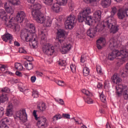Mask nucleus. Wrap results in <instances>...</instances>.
<instances>
[{
    "instance_id": "obj_1",
    "label": "nucleus",
    "mask_w": 128,
    "mask_h": 128,
    "mask_svg": "<svg viewBox=\"0 0 128 128\" xmlns=\"http://www.w3.org/2000/svg\"><path fill=\"white\" fill-rule=\"evenodd\" d=\"M30 8L33 10L32 12V16L36 22L42 24L46 20L44 16V14L40 10L42 8V4L38 3H36L34 4L30 5Z\"/></svg>"
},
{
    "instance_id": "obj_2",
    "label": "nucleus",
    "mask_w": 128,
    "mask_h": 128,
    "mask_svg": "<svg viewBox=\"0 0 128 128\" xmlns=\"http://www.w3.org/2000/svg\"><path fill=\"white\" fill-rule=\"evenodd\" d=\"M118 38H112L110 40L109 48L112 50V52L108 55V60H114L116 56H120V52L116 50L118 48Z\"/></svg>"
},
{
    "instance_id": "obj_3",
    "label": "nucleus",
    "mask_w": 128,
    "mask_h": 128,
    "mask_svg": "<svg viewBox=\"0 0 128 128\" xmlns=\"http://www.w3.org/2000/svg\"><path fill=\"white\" fill-rule=\"evenodd\" d=\"M90 14V8L88 7L84 9L78 16V20L79 22H82L86 20L85 22L86 24H88V26L92 24L94 20L92 16H88Z\"/></svg>"
},
{
    "instance_id": "obj_4",
    "label": "nucleus",
    "mask_w": 128,
    "mask_h": 128,
    "mask_svg": "<svg viewBox=\"0 0 128 128\" xmlns=\"http://www.w3.org/2000/svg\"><path fill=\"white\" fill-rule=\"evenodd\" d=\"M0 18L2 19V20H4L5 24L7 26H10L12 28V26H14L12 28H14L15 30H20V26L18 25H14L12 26V18L10 20L8 18V16H6V12L4 10H0Z\"/></svg>"
},
{
    "instance_id": "obj_5",
    "label": "nucleus",
    "mask_w": 128,
    "mask_h": 128,
    "mask_svg": "<svg viewBox=\"0 0 128 128\" xmlns=\"http://www.w3.org/2000/svg\"><path fill=\"white\" fill-rule=\"evenodd\" d=\"M114 20L112 17H108L104 20V23L103 24V29L106 26H108V28H110V32L113 34H116L118 29V26L116 24L114 25Z\"/></svg>"
},
{
    "instance_id": "obj_6",
    "label": "nucleus",
    "mask_w": 128,
    "mask_h": 128,
    "mask_svg": "<svg viewBox=\"0 0 128 128\" xmlns=\"http://www.w3.org/2000/svg\"><path fill=\"white\" fill-rule=\"evenodd\" d=\"M76 23V16L72 14H70L67 20L64 22V26L66 28H68L72 30L74 28V26Z\"/></svg>"
},
{
    "instance_id": "obj_7",
    "label": "nucleus",
    "mask_w": 128,
    "mask_h": 128,
    "mask_svg": "<svg viewBox=\"0 0 128 128\" xmlns=\"http://www.w3.org/2000/svg\"><path fill=\"white\" fill-rule=\"evenodd\" d=\"M116 92L118 96L122 94L123 92V94L124 100H128V88H124V86L122 84L117 85L116 86Z\"/></svg>"
},
{
    "instance_id": "obj_8",
    "label": "nucleus",
    "mask_w": 128,
    "mask_h": 128,
    "mask_svg": "<svg viewBox=\"0 0 128 128\" xmlns=\"http://www.w3.org/2000/svg\"><path fill=\"white\" fill-rule=\"evenodd\" d=\"M104 28L100 27V24H98L95 28H90L87 31V35L90 38H94L97 32H102Z\"/></svg>"
},
{
    "instance_id": "obj_9",
    "label": "nucleus",
    "mask_w": 128,
    "mask_h": 128,
    "mask_svg": "<svg viewBox=\"0 0 128 128\" xmlns=\"http://www.w3.org/2000/svg\"><path fill=\"white\" fill-rule=\"evenodd\" d=\"M16 116L23 122H28V114L26 112V109H21L18 111L16 112Z\"/></svg>"
},
{
    "instance_id": "obj_10",
    "label": "nucleus",
    "mask_w": 128,
    "mask_h": 128,
    "mask_svg": "<svg viewBox=\"0 0 128 128\" xmlns=\"http://www.w3.org/2000/svg\"><path fill=\"white\" fill-rule=\"evenodd\" d=\"M56 30V40L60 44H62L64 40V36L66 34V32L64 29L58 28Z\"/></svg>"
},
{
    "instance_id": "obj_11",
    "label": "nucleus",
    "mask_w": 128,
    "mask_h": 128,
    "mask_svg": "<svg viewBox=\"0 0 128 128\" xmlns=\"http://www.w3.org/2000/svg\"><path fill=\"white\" fill-rule=\"evenodd\" d=\"M120 52V56H122V57L117 62V66H120L122 64H124L126 62V57L128 56V52L124 50H122Z\"/></svg>"
},
{
    "instance_id": "obj_12",
    "label": "nucleus",
    "mask_w": 128,
    "mask_h": 128,
    "mask_svg": "<svg viewBox=\"0 0 128 128\" xmlns=\"http://www.w3.org/2000/svg\"><path fill=\"white\" fill-rule=\"evenodd\" d=\"M42 50L45 54L52 56L54 52V47L44 45L42 47Z\"/></svg>"
},
{
    "instance_id": "obj_13",
    "label": "nucleus",
    "mask_w": 128,
    "mask_h": 128,
    "mask_svg": "<svg viewBox=\"0 0 128 128\" xmlns=\"http://www.w3.org/2000/svg\"><path fill=\"white\" fill-rule=\"evenodd\" d=\"M37 126L38 128H48V124L46 121V118L44 117H41L37 122Z\"/></svg>"
},
{
    "instance_id": "obj_14",
    "label": "nucleus",
    "mask_w": 128,
    "mask_h": 128,
    "mask_svg": "<svg viewBox=\"0 0 128 128\" xmlns=\"http://www.w3.org/2000/svg\"><path fill=\"white\" fill-rule=\"evenodd\" d=\"M26 13L24 11L18 12L16 15V20L18 24H22L26 20Z\"/></svg>"
},
{
    "instance_id": "obj_15",
    "label": "nucleus",
    "mask_w": 128,
    "mask_h": 128,
    "mask_svg": "<svg viewBox=\"0 0 128 128\" xmlns=\"http://www.w3.org/2000/svg\"><path fill=\"white\" fill-rule=\"evenodd\" d=\"M61 44H63V46L62 50V52L63 54H66L72 48V45L70 44H67L66 43H64V41L62 43H60Z\"/></svg>"
},
{
    "instance_id": "obj_16",
    "label": "nucleus",
    "mask_w": 128,
    "mask_h": 128,
    "mask_svg": "<svg viewBox=\"0 0 128 128\" xmlns=\"http://www.w3.org/2000/svg\"><path fill=\"white\" fill-rule=\"evenodd\" d=\"M2 38L4 42H6L9 40L10 44H12V35L9 33L5 34L4 36H2Z\"/></svg>"
},
{
    "instance_id": "obj_17",
    "label": "nucleus",
    "mask_w": 128,
    "mask_h": 128,
    "mask_svg": "<svg viewBox=\"0 0 128 128\" xmlns=\"http://www.w3.org/2000/svg\"><path fill=\"white\" fill-rule=\"evenodd\" d=\"M106 44V40L104 38H101L96 40V46L98 50L102 48V46Z\"/></svg>"
},
{
    "instance_id": "obj_18",
    "label": "nucleus",
    "mask_w": 128,
    "mask_h": 128,
    "mask_svg": "<svg viewBox=\"0 0 128 128\" xmlns=\"http://www.w3.org/2000/svg\"><path fill=\"white\" fill-rule=\"evenodd\" d=\"M14 110V107L12 104H9L6 113L7 116H10L12 114V111Z\"/></svg>"
},
{
    "instance_id": "obj_19",
    "label": "nucleus",
    "mask_w": 128,
    "mask_h": 128,
    "mask_svg": "<svg viewBox=\"0 0 128 128\" xmlns=\"http://www.w3.org/2000/svg\"><path fill=\"white\" fill-rule=\"evenodd\" d=\"M93 17L96 20L100 22L102 18V11L101 10H96L94 13Z\"/></svg>"
},
{
    "instance_id": "obj_20",
    "label": "nucleus",
    "mask_w": 128,
    "mask_h": 128,
    "mask_svg": "<svg viewBox=\"0 0 128 128\" xmlns=\"http://www.w3.org/2000/svg\"><path fill=\"white\" fill-rule=\"evenodd\" d=\"M60 3L54 4L51 7V10L54 12H60Z\"/></svg>"
},
{
    "instance_id": "obj_21",
    "label": "nucleus",
    "mask_w": 128,
    "mask_h": 128,
    "mask_svg": "<svg viewBox=\"0 0 128 128\" xmlns=\"http://www.w3.org/2000/svg\"><path fill=\"white\" fill-rule=\"evenodd\" d=\"M4 8L6 12L8 14H14V8L12 7V6H8L7 3L5 4Z\"/></svg>"
},
{
    "instance_id": "obj_22",
    "label": "nucleus",
    "mask_w": 128,
    "mask_h": 128,
    "mask_svg": "<svg viewBox=\"0 0 128 128\" xmlns=\"http://www.w3.org/2000/svg\"><path fill=\"white\" fill-rule=\"evenodd\" d=\"M117 14L119 20H124L126 17V14L124 10L119 9Z\"/></svg>"
},
{
    "instance_id": "obj_23",
    "label": "nucleus",
    "mask_w": 128,
    "mask_h": 128,
    "mask_svg": "<svg viewBox=\"0 0 128 128\" xmlns=\"http://www.w3.org/2000/svg\"><path fill=\"white\" fill-rule=\"evenodd\" d=\"M112 79L114 84H116L118 85L120 82H122V79L118 77V76L116 74H114L113 76H112Z\"/></svg>"
},
{
    "instance_id": "obj_24",
    "label": "nucleus",
    "mask_w": 128,
    "mask_h": 128,
    "mask_svg": "<svg viewBox=\"0 0 128 128\" xmlns=\"http://www.w3.org/2000/svg\"><path fill=\"white\" fill-rule=\"evenodd\" d=\"M24 66L25 68L28 70H32V68H34V65L32 64V63H28L27 61H25L24 62Z\"/></svg>"
},
{
    "instance_id": "obj_25",
    "label": "nucleus",
    "mask_w": 128,
    "mask_h": 128,
    "mask_svg": "<svg viewBox=\"0 0 128 128\" xmlns=\"http://www.w3.org/2000/svg\"><path fill=\"white\" fill-rule=\"evenodd\" d=\"M112 0H102L101 4L104 8H108L109 6H110V2Z\"/></svg>"
},
{
    "instance_id": "obj_26",
    "label": "nucleus",
    "mask_w": 128,
    "mask_h": 128,
    "mask_svg": "<svg viewBox=\"0 0 128 128\" xmlns=\"http://www.w3.org/2000/svg\"><path fill=\"white\" fill-rule=\"evenodd\" d=\"M20 37L21 38H22L24 40V38H25L27 42H29L30 41V38H30V35H28V32H22L21 33V35H20Z\"/></svg>"
},
{
    "instance_id": "obj_27",
    "label": "nucleus",
    "mask_w": 128,
    "mask_h": 128,
    "mask_svg": "<svg viewBox=\"0 0 128 128\" xmlns=\"http://www.w3.org/2000/svg\"><path fill=\"white\" fill-rule=\"evenodd\" d=\"M29 40V42H31V44H30L32 46L33 48L38 46V41H36V38H32V39L30 38Z\"/></svg>"
},
{
    "instance_id": "obj_28",
    "label": "nucleus",
    "mask_w": 128,
    "mask_h": 128,
    "mask_svg": "<svg viewBox=\"0 0 128 128\" xmlns=\"http://www.w3.org/2000/svg\"><path fill=\"white\" fill-rule=\"evenodd\" d=\"M8 2L9 4L12 6H18V4H20V0H8Z\"/></svg>"
},
{
    "instance_id": "obj_29",
    "label": "nucleus",
    "mask_w": 128,
    "mask_h": 128,
    "mask_svg": "<svg viewBox=\"0 0 128 128\" xmlns=\"http://www.w3.org/2000/svg\"><path fill=\"white\" fill-rule=\"evenodd\" d=\"M85 102L88 104H94V100L90 98V96L84 97L83 98Z\"/></svg>"
},
{
    "instance_id": "obj_30",
    "label": "nucleus",
    "mask_w": 128,
    "mask_h": 128,
    "mask_svg": "<svg viewBox=\"0 0 128 128\" xmlns=\"http://www.w3.org/2000/svg\"><path fill=\"white\" fill-rule=\"evenodd\" d=\"M8 100V98L6 94H2L1 96H0V104H4V102H6Z\"/></svg>"
},
{
    "instance_id": "obj_31",
    "label": "nucleus",
    "mask_w": 128,
    "mask_h": 128,
    "mask_svg": "<svg viewBox=\"0 0 128 128\" xmlns=\"http://www.w3.org/2000/svg\"><path fill=\"white\" fill-rule=\"evenodd\" d=\"M10 120H8V119H7L6 118H4L2 119L0 122V126H8V125H6V124L8 122H9Z\"/></svg>"
},
{
    "instance_id": "obj_32",
    "label": "nucleus",
    "mask_w": 128,
    "mask_h": 128,
    "mask_svg": "<svg viewBox=\"0 0 128 128\" xmlns=\"http://www.w3.org/2000/svg\"><path fill=\"white\" fill-rule=\"evenodd\" d=\"M112 10L110 12V14H111V16H110L112 18L116 14V12H118V8H116V6H113L112 8H111Z\"/></svg>"
},
{
    "instance_id": "obj_33",
    "label": "nucleus",
    "mask_w": 128,
    "mask_h": 128,
    "mask_svg": "<svg viewBox=\"0 0 128 128\" xmlns=\"http://www.w3.org/2000/svg\"><path fill=\"white\" fill-rule=\"evenodd\" d=\"M37 108L38 110H40V112H44V110H46V104L42 103L40 106H38Z\"/></svg>"
},
{
    "instance_id": "obj_34",
    "label": "nucleus",
    "mask_w": 128,
    "mask_h": 128,
    "mask_svg": "<svg viewBox=\"0 0 128 128\" xmlns=\"http://www.w3.org/2000/svg\"><path fill=\"white\" fill-rule=\"evenodd\" d=\"M58 64H59L60 66H63L62 70H64V68H66L65 66H66V62L64 60H60L58 62Z\"/></svg>"
},
{
    "instance_id": "obj_35",
    "label": "nucleus",
    "mask_w": 128,
    "mask_h": 128,
    "mask_svg": "<svg viewBox=\"0 0 128 128\" xmlns=\"http://www.w3.org/2000/svg\"><path fill=\"white\" fill-rule=\"evenodd\" d=\"M83 74L84 76H88L90 74V69L88 67L83 68Z\"/></svg>"
},
{
    "instance_id": "obj_36",
    "label": "nucleus",
    "mask_w": 128,
    "mask_h": 128,
    "mask_svg": "<svg viewBox=\"0 0 128 128\" xmlns=\"http://www.w3.org/2000/svg\"><path fill=\"white\" fill-rule=\"evenodd\" d=\"M82 92L84 94L86 95V97L88 96H92V94L90 92V91L86 90V89H83L82 90Z\"/></svg>"
},
{
    "instance_id": "obj_37",
    "label": "nucleus",
    "mask_w": 128,
    "mask_h": 128,
    "mask_svg": "<svg viewBox=\"0 0 128 128\" xmlns=\"http://www.w3.org/2000/svg\"><path fill=\"white\" fill-rule=\"evenodd\" d=\"M62 118V116H61L60 114H56L52 118L53 122H54V120H60V118Z\"/></svg>"
},
{
    "instance_id": "obj_38",
    "label": "nucleus",
    "mask_w": 128,
    "mask_h": 128,
    "mask_svg": "<svg viewBox=\"0 0 128 128\" xmlns=\"http://www.w3.org/2000/svg\"><path fill=\"white\" fill-rule=\"evenodd\" d=\"M15 68L18 70H22V66L20 63L15 64Z\"/></svg>"
},
{
    "instance_id": "obj_39",
    "label": "nucleus",
    "mask_w": 128,
    "mask_h": 128,
    "mask_svg": "<svg viewBox=\"0 0 128 128\" xmlns=\"http://www.w3.org/2000/svg\"><path fill=\"white\" fill-rule=\"evenodd\" d=\"M44 24L45 26L48 28V26H52V20H46V22H42V24Z\"/></svg>"
},
{
    "instance_id": "obj_40",
    "label": "nucleus",
    "mask_w": 128,
    "mask_h": 128,
    "mask_svg": "<svg viewBox=\"0 0 128 128\" xmlns=\"http://www.w3.org/2000/svg\"><path fill=\"white\" fill-rule=\"evenodd\" d=\"M100 100L102 102H106V96L102 94H102H100Z\"/></svg>"
},
{
    "instance_id": "obj_41",
    "label": "nucleus",
    "mask_w": 128,
    "mask_h": 128,
    "mask_svg": "<svg viewBox=\"0 0 128 128\" xmlns=\"http://www.w3.org/2000/svg\"><path fill=\"white\" fill-rule=\"evenodd\" d=\"M9 104H12V106H18L20 104V101L18 99L14 98L12 100V103Z\"/></svg>"
},
{
    "instance_id": "obj_42",
    "label": "nucleus",
    "mask_w": 128,
    "mask_h": 128,
    "mask_svg": "<svg viewBox=\"0 0 128 128\" xmlns=\"http://www.w3.org/2000/svg\"><path fill=\"white\" fill-rule=\"evenodd\" d=\"M60 6H66L68 4V0H57Z\"/></svg>"
},
{
    "instance_id": "obj_43",
    "label": "nucleus",
    "mask_w": 128,
    "mask_h": 128,
    "mask_svg": "<svg viewBox=\"0 0 128 128\" xmlns=\"http://www.w3.org/2000/svg\"><path fill=\"white\" fill-rule=\"evenodd\" d=\"M56 82L57 84H58V86H66V84H64V82L62 80H58Z\"/></svg>"
},
{
    "instance_id": "obj_44",
    "label": "nucleus",
    "mask_w": 128,
    "mask_h": 128,
    "mask_svg": "<svg viewBox=\"0 0 128 128\" xmlns=\"http://www.w3.org/2000/svg\"><path fill=\"white\" fill-rule=\"evenodd\" d=\"M121 76H122V78L128 76V71L126 70H124L123 72H122Z\"/></svg>"
},
{
    "instance_id": "obj_45",
    "label": "nucleus",
    "mask_w": 128,
    "mask_h": 128,
    "mask_svg": "<svg viewBox=\"0 0 128 128\" xmlns=\"http://www.w3.org/2000/svg\"><path fill=\"white\" fill-rule=\"evenodd\" d=\"M47 6H52V2H54V0H45L44 2Z\"/></svg>"
},
{
    "instance_id": "obj_46",
    "label": "nucleus",
    "mask_w": 128,
    "mask_h": 128,
    "mask_svg": "<svg viewBox=\"0 0 128 128\" xmlns=\"http://www.w3.org/2000/svg\"><path fill=\"white\" fill-rule=\"evenodd\" d=\"M1 92H7V93H8V92H10V88L6 87V88H3L1 90Z\"/></svg>"
},
{
    "instance_id": "obj_47",
    "label": "nucleus",
    "mask_w": 128,
    "mask_h": 128,
    "mask_svg": "<svg viewBox=\"0 0 128 128\" xmlns=\"http://www.w3.org/2000/svg\"><path fill=\"white\" fill-rule=\"evenodd\" d=\"M32 96L34 98H38V92L36 90L33 91Z\"/></svg>"
},
{
    "instance_id": "obj_48",
    "label": "nucleus",
    "mask_w": 128,
    "mask_h": 128,
    "mask_svg": "<svg viewBox=\"0 0 128 128\" xmlns=\"http://www.w3.org/2000/svg\"><path fill=\"white\" fill-rule=\"evenodd\" d=\"M80 62H84L86 60V56L84 55H82L80 58Z\"/></svg>"
},
{
    "instance_id": "obj_49",
    "label": "nucleus",
    "mask_w": 128,
    "mask_h": 128,
    "mask_svg": "<svg viewBox=\"0 0 128 128\" xmlns=\"http://www.w3.org/2000/svg\"><path fill=\"white\" fill-rule=\"evenodd\" d=\"M4 108L2 107L0 108V118L4 116Z\"/></svg>"
},
{
    "instance_id": "obj_50",
    "label": "nucleus",
    "mask_w": 128,
    "mask_h": 128,
    "mask_svg": "<svg viewBox=\"0 0 128 128\" xmlns=\"http://www.w3.org/2000/svg\"><path fill=\"white\" fill-rule=\"evenodd\" d=\"M62 116L64 118H66L67 120H70V114H63Z\"/></svg>"
},
{
    "instance_id": "obj_51",
    "label": "nucleus",
    "mask_w": 128,
    "mask_h": 128,
    "mask_svg": "<svg viewBox=\"0 0 128 128\" xmlns=\"http://www.w3.org/2000/svg\"><path fill=\"white\" fill-rule=\"evenodd\" d=\"M18 52H20V54H26V50H24V48H20Z\"/></svg>"
},
{
    "instance_id": "obj_52",
    "label": "nucleus",
    "mask_w": 128,
    "mask_h": 128,
    "mask_svg": "<svg viewBox=\"0 0 128 128\" xmlns=\"http://www.w3.org/2000/svg\"><path fill=\"white\" fill-rule=\"evenodd\" d=\"M41 40H46V34L44 33V31H41Z\"/></svg>"
},
{
    "instance_id": "obj_53",
    "label": "nucleus",
    "mask_w": 128,
    "mask_h": 128,
    "mask_svg": "<svg viewBox=\"0 0 128 128\" xmlns=\"http://www.w3.org/2000/svg\"><path fill=\"white\" fill-rule=\"evenodd\" d=\"M29 28H30L32 32H34V30H36V27L34 26V24H30Z\"/></svg>"
},
{
    "instance_id": "obj_54",
    "label": "nucleus",
    "mask_w": 128,
    "mask_h": 128,
    "mask_svg": "<svg viewBox=\"0 0 128 128\" xmlns=\"http://www.w3.org/2000/svg\"><path fill=\"white\" fill-rule=\"evenodd\" d=\"M6 66L0 64V70L2 72H4V70H6Z\"/></svg>"
},
{
    "instance_id": "obj_55",
    "label": "nucleus",
    "mask_w": 128,
    "mask_h": 128,
    "mask_svg": "<svg viewBox=\"0 0 128 128\" xmlns=\"http://www.w3.org/2000/svg\"><path fill=\"white\" fill-rule=\"evenodd\" d=\"M70 70H72V72H76V66L74 65L73 64H72L70 66Z\"/></svg>"
},
{
    "instance_id": "obj_56",
    "label": "nucleus",
    "mask_w": 128,
    "mask_h": 128,
    "mask_svg": "<svg viewBox=\"0 0 128 128\" xmlns=\"http://www.w3.org/2000/svg\"><path fill=\"white\" fill-rule=\"evenodd\" d=\"M68 6L71 10H74V3L70 2L68 4Z\"/></svg>"
},
{
    "instance_id": "obj_57",
    "label": "nucleus",
    "mask_w": 128,
    "mask_h": 128,
    "mask_svg": "<svg viewBox=\"0 0 128 128\" xmlns=\"http://www.w3.org/2000/svg\"><path fill=\"white\" fill-rule=\"evenodd\" d=\"M96 72L98 74H102V68H100V66H98L96 67Z\"/></svg>"
},
{
    "instance_id": "obj_58",
    "label": "nucleus",
    "mask_w": 128,
    "mask_h": 128,
    "mask_svg": "<svg viewBox=\"0 0 128 128\" xmlns=\"http://www.w3.org/2000/svg\"><path fill=\"white\" fill-rule=\"evenodd\" d=\"M33 116H34L35 119L36 120H38V115H36V110H34V112H33Z\"/></svg>"
},
{
    "instance_id": "obj_59",
    "label": "nucleus",
    "mask_w": 128,
    "mask_h": 128,
    "mask_svg": "<svg viewBox=\"0 0 128 128\" xmlns=\"http://www.w3.org/2000/svg\"><path fill=\"white\" fill-rule=\"evenodd\" d=\"M30 80L32 82H34L36 80V76H32L30 78Z\"/></svg>"
},
{
    "instance_id": "obj_60",
    "label": "nucleus",
    "mask_w": 128,
    "mask_h": 128,
    "mask_svg": "<svg viewBox=\"0 0 128 128\" xmlns=\"http://www.w3.org/2000/svg\"><path fill=\"white\" fill-rule=\"evenodd\" d=\"M85 2L88 4L90 2H96V0H84Z\"/></svg>"
},
{
    "instance_id": "obj_61",
    "label": "nucleus",
    "mask_w": 128,
    "mask_h": 128,
    "mask_svg": "<svg viewBox=\"0 0 128 128\" xmlns=\"http://www.w3.org/2000/svg\"><path fill=\"white\" fill-rule=\"evenodd\" d=\"M28 62H32V60H34V58H32V57H28L27 58H26Z\"/></svg>"
},
{
    "instance_id": "obj_62",
    "label": "nucleus",
    "mask_w": 128,
    "mask_h": 128,
    "mask_svg": "<svg viewBox=\"0 0 128 128\" xmlns=\"http://www.w3.org/2000/svg\"><path fill=\"white\" fill-rule=\"evenodd\" d=\"M16 74L18 76H20V77L22 76V72L18 71L16 72Z\"/></svg>"
},
{
    "instance_id": "obj_63",
    "label": "nucleus",
    "mask_w": 128,
    "mask_h": 128,
    "mask_svg": "<svg viewBox=\"0 0 128 128\" xmlns=\"http://www.w3.org/2000/svg\"><path fill=\"white\" fill-rule=\"evenodd\" d=\"M97 88H102V84L100 82H98Z\"/></svg>"
},
{
    "instance_id": "obj_64",
    "label": "nucleus",
    "mask_w": 128,
    "mask_h": 128,
    "mask_svg": "<svg viewBox=\"0 0 128 128\" xmlns=\"http://www.w3.org/2000/svg\"><path fill=\"white\" fill-rule=\"evenodd\" d=\"M124 10H128V2L126 3L124 5Z\"/></svg>"
}]
</instances>
